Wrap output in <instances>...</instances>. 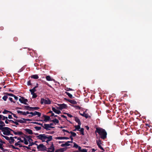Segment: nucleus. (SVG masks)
I'll use <instances>...</instances> for the list:
<instances>
[{"label": "nucleus", "mask_w": 152, "mask_h": 152, "mask_svg": "<svg viewBox=\"0 0 152 152\" xmlns=\"http://www.w3.org/2000/svg\"><path fill=\"white\" fill-rule=\"evenodd\" d=\"M95 132H97L100 136V138L104 140L107 138V133L105 129L99 128H96Z\"/></svg>", "instance_id": "obj_1"}, {"label": "nucleus", "mask_w": 152, "mask_h": 152, "mask_svg": "<svg viewBox=\"0 0 152 152\" xmlns=\"http://www.w3.org/2000/svg\"><path fill=\"white\" fill-rule=\"evenodd\" d=\"M77 110H80V111H77V112L79 113V114L82 116L85 117L86 118H91V116L89 115L88 114H85L84 112H83V108L80 107L79 105H77Z\"/></svg>", "instance_id": "obj_2"}, {"label": "nucleus", "mask_w": 152, "mask_h": 152, "mask_svg": "<svg viewBox=\"0 0 152 152\" xmlns=\"http://www.w3.org/2000/svg\"><path fill=\"white\" fill-rule=\"evenodd\" d=\"M37 137L39 140H41L42 142H43L45 141V140L47 139V135L44 134H39L37 136Z\"/></svg>", "instance_id": "obj_3"}, {"label": "nucleus", "mask_w": 152, "mask_h": 152, "mask_svg": "<svg viewBox=\"0 0 152 152\" xmlns=\"http://www.w3.org/2000/svg\"><path fill=\"white\" fill-rule=\"evenodd\" d=\"M37 148L39 151H46L47 149L46 147L42 144H40L39 145H38Z\"/></svg>", "instance_id": "obj_4"}, {"label": "nucleus", "mask_w": 152, "mask_h": 152, "mask_svg": "<svg viewBox=\"0 0 152 152\" xmlns=\"http://www.w3.org/2000/svg\"><path fill=\"white\" fill-rule=\"evenodd\" d=\"M40 103L41 104H43V103L45 104H50L51 103V101L49 99L46 100L44 98H42L41 99Z\"/></svg>", "instance_id": "obj_5"}, {"label": "nucleus", "mask_w": 152, "mask_h": 152, "mask_svg": "<svg viewBox=\"0 0 152 152\" xmlns=\"http://www.w3.org/2000/svg\"><path fill=\"white\" fill-rule=\"evenodd\" d=\"M9 127H4L3 132L4 134L6 135H10V132L9 130Z\"/></svg>", "instance_id": "obj_6"}, {"label": "nucleus", "mask_w": 152, "mask_h": 152, "mask_svg": "<svg viewBox=\"0 0 152 152\" xmlns=\"http://www.w3.org/2000/svg\"><path fill=\"white\" fill-rule=\"evenodd\" d=\"M58 107H57L58 109H59L60 110H62L63 109L66 108L67 107V106L66 104H58Z\"/></svg>", "instance_id": "obj_7"}, {"label": "nucleus", "mask_w": 152, "mask_h": 152, "mask_svg": "<svg viewBox=\"0 0 152 152\" xmlns=\"http://www.w3.org/2000/svg\"><path fill=\"white\" fill-rule=\"evenodd\" d=\"M96 142L97 145L98 146L99 148L101 149L102 150L104 151V149L103 147H102L100 145L101 144H102L101 142V140L100 139H99L98 140H96Z\"/></svg>", "instance_id": "obj_8"}, {"label": "nucleus", "mask_w": 152, "mask_h": 152, "mask_svg": "<svg viewBox=\"0 0 152 152\" xmlns=\"http://www.w3.org/2000/svg\"><path fill=\"white\" fill-rule=\"evenodd\" d=\"M78 148V150L77 152H87V150L86 149H81V147L77 144V148Z\"/></svg>", "instance_id": "obj_9"}, {"label": "nucleus", "mask_w": 152, "mask_h": 152, "mask_svg": "<svg viewBox=\"0 0 152 152\" xmlns=\"http://www.w3.org/2000/svg\"><path fill=\"white\" fill-rule=\"evenodd\" d=\"M45 129H46L47 130H50L49 128H54V127L50 126L49 124H45L43 125V127Z\"/></svg>", "instance_id": "obj_10"}, {"label": "nucleus", "mask_w": 152, "mask_h": 152, "mask_svg": "<svg viewBox=\"0 0 152 152\" xmlns=\"http://www.w3.org/2000/svg\"><path fill=\"white\" fill-rule=\"evenodd\" d=\"M77 123H78V125L77 126V130H79L80 129V126L81 125V123L80 120L77 117Z\"/></svg>", "instance_id": "obj_11"}, {"label": "nucleus", "mask_w": 152, "mask_h": 152, "mask_svg": "<svg viewBox=\"0 0 152 152\" xmlns=\"http://www.w3.org/2000/svg\"><path fill=\"white\" fill-rule=\"evenodd\" d=\"M24 136L28 139V141L29 142V143H30V142L33 141V140L31 138L32 137L30 135L28 136L25 134H24Z\"/></svg>", "instance_id": "obj_12"}, {"label": "nucleus", "mask_w": 152, "mask_h": 152, "mask_svg": "<svg viewBox=\"0 0 152 152\" xmlns=\"http://www.w3.org/2000/svg\"><path fill=\"white\" fill-rule=\"evenodd\" d=\"M72 141H68L65 142L64 144H62L61 146V147H65V146H69L70 145V144H69V143H72Z\"/></svg>", "instance_id": "obj_13"}, {"label": "nucleus", "mask_w": 152, "mask_h": 152, "mask_svg": "<svg viewBox=\"0 0 152 152\" xmlns=\"http://www.w3.org/2000/svg\"><path fill=\"white\" fill-rule=\"evenodd\" d=\"M43 117L45 118L44 121L45 122H47L50 120V118L49 116L43 115Z\"/></svg>", "instance_id": "obj_14"}, {"label": "nucleus", "mask_w": 152, "mask_h": 152, "mask_svg": "<svg viewBox=\"0 0 152 152\" xmlns=\"http://www.w3.org/2000/svg\"><path fill=\"white\" fill-rule=\"evenodd\" d=\"M25 131L29 134H33L32 131L29 129L26 128L24 129Z\"/></svg>", "instance_id": "obj_15"}, {"label": "nucleus", "mask_w": 152, "mask_h": 152, "mask_svg": "<svg viewBox=\"0 0 152 152\" xmlns=\"http://www.w3.org/2000/svg\"><path fill=\"white\" fill-rule=\"evenodd\" d=\"M52 110L54 113L58 114H59L61 113L60 111L56 110L54 107H52Z\"/></svg>", "instance_id": "obj_16"}, {"label": "nucleus", "mask_w": 152, "mask_h": 152, "mask_svg": "<svg viewBox=\"0 0 152 152\" xmlns=\"http://www.w3.org/2000/svg\"><path fill=\"white\" fill-rule=\"evenodd\" d=\"M77 131H78L80 132V134L82 135H84V129L83 128H80V129L79 130H77Z\"/></svg>", "instance_id": "obj_17"}, {"label": "nucleus", "mask_w": 152, "mask_h": 152, "mask_svg": "<svg viewBox=\"0 0 152 152\" xmlns=\"http://www.w3.org/2000/svg\"><path fill=\"white\" fill-rule=\"evenodd\" d=\"M56 139L58 140H63L66 139L67 140L69 139V138L68 137H58L56 138Z\"/></svg>", "instance_id": "obj_18"}, {"label": "nucleus", "mask_w": 152, "mask_h": 152, "mask_svg": "<svg viewBox=\"0 0 152 152\" xmlns=\"http://www.w3.org/2000/svg\"><path fill=\"white\" fill-rule=\"evenodd\" d=\"M15 121H16L19 123H26L25 121L24 120H17L15 119H14Z\"/></svg>", "instance_id": "obj_19"}, {"label": "nucleus", "mask_w": 152, "mask_h": 152, "mask_svg": "<svg viewBox=\"0 0 152 152\" xmlns=\"http://www.w3.org/2000/svg\"><path fill=\"white\" fill-rule=\"evenodd\" d=\"M14 133L15 134V135H24V134L22 132H14Z\"/></svg>", "instance_id": "obj_20"}, {"label": "nucleus", "mask_w": 152, "mask_h": 152, "mask_svg": "<svg viewBox=\"0 0 152 152\" xmlns=\"http://www.w3.org/2000/svg\"><path fill=\"white\" fill-rule=\"evenodd\" d=\"M15 140L13 139L12 137H10V140L9 141V142L10 144H12L14 143Z\"/></svg>", "instance_id": "obj_21"}, {"label": "nucleus", "mask_w": 152, "mask_h": 152, "mask_svg": "<svg viewBox=\"0 0 152 152\" xmlns=\"http://www.w3.org/2000/svg\"><path fill=\"white\" fill-rule=\"evenodd\" d=\"M50 121L51 122H53L55 124H58L59 123L58 120L56 118H55L53 120H51Z\"/></svg>", "instance_id": "obj_22"}, {"label": "nucleus", "mask_w": 152, "mask_h": 152, "mask_svg": "<svg viewBox=\"0 0 152 152\" xmlns=\"http://www.w3.org/2000/svg\"><path fill=\"white\" fill-rule=\"evenodd\" d=\"M22 138H23L24 139L23 141L24 144L25 145H27L28 144V141L26 139V138L25 137H23V136H21Z\"/></svg>", "instance_id": "obj_23"}, {"label": "nucleus", "mask_w": 152, "mask_h": 152, "mask_svg": "<svg viewBox=\"0 0 152 152\" xmlns=\"http://www.w3.org/2000/svg\"><path fill=\"white\" fill-rule=\"evenodd\" d=\"M31 78H34V79H37L39 78V76H38V75H32L31 76Z\"/></svg>", "instance_id": "obj_24"}, {"label": "nucleus", "mask_w": 152, "mask_h": 152, "mask_svg": "<svg viewBox=\"0 0 152 152\" xmlns=\"http://www.w3.org/2000/svg\"><path fill=\"white\" fill-rule=\"evenodd\" d=\"M22 98L23 99V102H24V103H23L25 104H28L27 103H26V102H28L27 99H25L23 97H22Z\"/></svg>", "instance_id": "obj_25"}, {"label": "nucleus", "mask_w": 152, "mask_h": 152, "mask_svg": "<svg viewBox=\"0 0 152 152\" xmlns=\"http://www.w3.org/2000/svg\"><path fill=\"white\" fill-rule=\"evenodd\" d=\"M47 139L49 141H51L53 139L52 136L51 135H47Z\"/></svg>", "instance_id": "obj_26"}, {"label": "nucleus", "mask_w": 152, "mask_h": 152, "mask_svg": "<svg viewBox=\"0 0 152 152\" xmlns=\"http://www.w3.org/2000/svg\"><path fill=\"white\" fill-rule=\"evenodd\" d=\"M36 88L34 87L32 89H30L29 90V91H30L31 94H32L33 93H34L35 92H36L37 91Z\"/></svg>", "instance_id": "obj_27"}, {"label": "nucleus", "mask_w": 152, "mask_h": 152, "mask_svg": "<svg viewBox=\"0 0 152 152\" xmlns=\"http://www.w3.org/2000/svg\"><path fill=\"white\" fill-rule=\"evenodd\" d=\"M68 100L70 103L72 104H76V101L75 100L70 99H68Z\"/></svg>", "instance_id": "obj_28"}, {"label": "nucleus", "mask_w": 152, "mask_h": 152, "mask_svg": "<svg viewBox=\"0 0 152 152\" xmlns=\"http://www.w3.org/2000/svg\"><path fill=\"white\" fill-rule=\"evenodd\" d=\"M48 149L49 150H55L54 147V145L53 143H52L50 147L48 148Z\"/></svg>", "instance_id": "obj_29"}, {"label": "nucleus", "mask_w": 152, "mask_h": 152, "mask_svg": "<svg viewBox=\"0 0 152 152\" xmlns=\"http://www.w3.org/2000/svg\"><path fill=\"white\" fill-rule=\"evenodd\" d=\"M1 135L6 140L9 141L10 140V137H9L7 136L3 135L2 134H1Z\"/></svg>", "instance_id": "obj_30"}, {"label": "nucleus", "mask_w": 152, "mask_h": 152, "mask_svg": "<svg viewBox=\"0 0 152 152\" xmlns=\"http://www.w3.org/2000/svg\"><path fill=\"white\" fill-rule=\"evenodd\" d=\"M46 78L48 81H52V79H51L50 76H47L46 77Z\"/></svg>", "instance_id": "obj_31"}, {"label": "nucleus", "mask_w": 152, "mask_h": 152, "mask_svg": "<svg viewBox=\"0 0 152 152\" xmlns=\"http://www.w3.org/2000/svg\"><path fill=\"white\" fill-rule=\"evenodd\" d=\"M8 113H9L11 114L12 113V112L10 111L7 110H4V111L3 112V114H6Z\"/></svg>", "instance_id": "obj_32"}, {"label": "nucleus", "mask_w": 152, "mask_h": 152, "mask_svg": "<svg viewBox=\"0 0 152 152\" xmlns=\"http://www.w3.org/2000/svg\"><path fill=\"white\" fill-rule=\"evenodd\" d=\"M65 93L71 99L72 98V96L71 94L67 92H66Z\"/></svg>", "instance_id": "obj_33"}, {"label": "nucleus", "mask_w": 152, "mask_h": 152, "mask_svg": "<svg viewBox=\"0 0 152 152\" xmlns=\"http://www.w3.org/2000/svg\"><path fill=\"white\" fill-rule=\"evenodd\" d=\"M32 123H33V124H37L39 125H40L42 127H43V124H41V123H39L37 122H33Z\"/></svg>", "instance_id": "obj_34"}, {"label": "nucleus", "mask_w": 152, "mask_h": 152, "mask_svg": "<svg viewBox=\"0 0 152 152\" xmlns=\"http://www.w3.org/2000/svg\"><path fill=\"white\" fill-rule=\"evenodd\" d=\"M30 114L31 115H29L28 117H32L34 115H35V111L33 113L32 112H30Z\"/></svg>", "instance_id": "obj_35"}, {"label": "nucleus", "mask_w": 152, "mask_h": 152, "mask_svg": "<svg viewBox=\"0 0 152 152\" xmlns=\"http://www.w3.org/2000/svg\"><path fill=\"white\" fill-rule=\"evenodd\" d=\"M5 124L4 122L1 121V124H0V127L1 128L5 126Z\"/></svg>", "instance_id": "obj_36"}, {"label": "nucleus", "mask_w": 152, "mask_h": 152, "mask_svg": "<svg viewBox=\"0 0 152 152\" xmlns=\"http://www.w3.org/2000/svg\"><path fill=\"white\" fill-rule=\"evenodd\" d=\"M35 115H37L38 116V117H40L41 115V113L37 111H35Z\"/></svg>", "instance_id": "obj_37"}, {"label": "nucleus", "mask_w": 152, "mask_h": 152, "mask_svg": "<svg viewBox=\"0 0 152 152\" xmlns=\"http://www.w3.org/2000/svg\"><path fill=\"white\" fill-rule=\"evenodd\" d=\"M69 133H71V135L72 137H75L76 135V134L72 131H71Z\"/></svg>", "instance_id": "obj_38"}, {"label": "nucleus", "mask_w": 152, "mask_h": 152, "mask_svg": "<svg viewBox=\"0 0 152 152\" xmlns=\"http://www.w3.org/2000/svg\"><path fill=\"white\" fill-rule=\"evenodd\" d=\"M34 129H35L36 130L39 131L41 129V127L40 126H36L34 127Z\"/></svg>", "instance_id": "obj_39"}, {"label": "nucleus", "mask_w": 152, "mask_h": 152, "mask_svg": "<svg viewBox=\"0 0 152 152\" xmlns=\"http://www.w3.org/2000/svg\"><path fill=\"white\" fill-rule=\"evenodd\" d=\"M30 144H29L28 145V146H27L29 148H30V149H30V150H31V148L30 147V146H32V145H34V143L32 142L31 143L30 142V143H29Z\"/></svg>", "instance_id": "obj_40"}, {"label": "nucleus", "mask_w": 152, "mask_h": 152, "mask_svg": "<svg viewBox=\"0 0 152 152\" xmlns=\"http://www.w3.org/2000/svg\"><path fill=\"white\" fill-rule=\"evenodd\" d=\"M32 95V98H35L37 97V94L34 93H33L32 94H31Z\"/></svg>", "instance_id": "obj_41"}, {"label": "nucleus", "mask_w": 152, "mask_h": 152, "mask_svg": "<svg viewBox=\"0 0 152 152\" xmlns=\"http://www.w3.org/2000/svg\"><path fill=\"white\" fill-rule=\"evenodd\" d=\"M3 144L1 143H0V149L2 151H4L5 149L2 147Z\"/></svg>", "instance_id": "obj_42"}, {"label": "nucleus", "mask_w": 152, "mask_h": 152, "mask_svg": "<svg viewBox=\"0 0 152 152\" xmlns=\"http://www.w3.org/2000/svg\"><path fill=\"white\" fill-rule=\"evenodd\" d=\"M19 145V147H23L24 148H26L27 149H30V148H29L27 146L22 145H20H20Z\"/></svg>", "instance_id": "obj_43"}, {"label": "nucleus", "mask_w": 152, "mask_h": 152, "mask_svg": "<svg viewBox=\"0 0 152 152\" xmlns=\"http://www.w3.org/2000/svg\"><path fill=\"white\" fill-rule=\"evenodd\" d=\"M8 98V97L6 95H4L3 96L2 98V99L5 101L7 100V99Z\"/></svg>", "instance_id": "obj_44"}, {"label": "nucleus", "mask_w": 152, "mask_h": 152, "mask_svg": "<svg viewBox=\"0 0 152 152\" xmlns=\"http://www.w3.org/2000/svg\"><path fill=\"white\" fill-rule=\"evenodd\" d=\"M24 109L27 110H30L29 109L30 108V106H24Z\"/></svg>", "instance_id": "obj_45"}, {"label": "nucleus", "mask_w": 152, "mask_h": 152, "mask_svg": "<svg viewBox=\"0 0 152 152\" xmlns=\"http://www.w3.org/2000/svg\"><path fill=\"white\" fill-rule=\"evenodd\" d=\"M66 149L64 148H61L60 149H58V150L60 151L61 152H63Z\"/></svg>", "instance_id": "obj_46"}, {"label": "nucleus", "mask_w": 152, "mask_h": 152, "mask_svg": "<svg viewBox=\"0 0 152 152\" xmlns=\"http://www.w3.org/2000/svg\"><path fill=\"white\" fill-rule=\"evenodd\" d=\"M6 94L7 95H8V96H12V97H13L15 96V95L12 94H9V93H7Z\"/></svg>", "instance_id": "obj_47"}, {"label": "nucleus", "mask_w": 152, "mask_h": 152, "mask_svg": "<svg viewBox=\"0 0 152 152\" xmlns=\"http://www.w3.org/2000/svg\"><path fill=\"white\" fill-rule=\"evenodd\" d=\"M48 113H51V115L50 116V117H52L54 115V113L53 112L51 111H50Z\"/></svg>", "instance_id": "obj_48"}, {"label": "nucleus", "mask_w": 152, "mask_h": 152, "mask_svg": "<svg viewBox=\"0 0 152 152\" xmlns=\"http://www.w3.org/2000/svg\"><path fill=\"white\" fill-rule=\"evenodd\" d=\"M27 84L28 86H31L32 85L30 80H29L28 81Z\"/></svg>", "instance_id": "obj_49"}, {"label": "nucleus", "mask_w": 152, "mask_h": 152, "mask_svg": "<svg viewBox=\"0 0 152 152\" xmlns=\"http://www.w3.org/2000/svg\"><path fill=\"white\" fill-rule=\"evenodd\" d=\"M20 142V141H18L17 142L15 143V146H17L20 145V144L19 143Z\"/></svg>", "instance_id": "obj_50"}, {"label": "nucleus", "mask_w": 152, "mask_h": 152, "mask_svg": "<svg viewBox=\"0 0 152 152\" xmlns=\"http://www.w3.org/2000/svg\"><path fill=\"white\" fill-rule=\"evenodd\" d=\"M39 108L38 107H33V110H38Z\"/></svg>", "instance_id": "obj_51"}, {"label": "nucleus", "mask_w": 152, "mask_h": 152, "mask_svg": "<svg viewBox=\"0 0 152 152\" xmlns=\"http://www.w3.org/2000/svg\"><path fill=\"white\" fill-rule=\"evenodd\" d=\"M9 100L11 102H13V103H15V102H14V101H13V100H12V98L11 97H9Z\"/></svg>", "instance_id": "obj_52"}, {"label": "nucleus", "mask_w": 152, "mask_h": 152, "mask_svg": "<svg viewBox=\"0 0 152 152\" xmlns=\"http://www.w3.org/2000/svg\"><path fill=\"white\" fill-rule=\"evenodd\" d=\"M18 140H20L19 141H20V142H23L24 141L23 140H22L19 137L18 138Z\"/></svg>", "instance_id": "obj_53"}, {"label": "nucleus", "mask_w": 152, "mask_h": 152, "mask_svg": "<svg viewBox=\"0 0 152 152\" xmlns=\"http://www.w3.org/2000/svg\"><path fill=\"white\" fill-rule=\"evenodd\" d=\"M25 121L26 123V121H31V120L29 119H25V118H22Z\"/></svg>", "instance_id": "obj_54"}, {"label": "nucleus", "mask_w": 152, "mask_h": 152, "mask_svg": "<svg viewBox=\"0 0 152 152\" xmlns=\"http://www.w3.org/2000/svg\"><path fill=\"white\" fill-rule=\"evenodd\" d=\"M5 120V116H3L2 115H1V120Z\"/></svg>", "instance_id": "obj_55"}, {"label": "nucleus", "mask_w": 152, "mask_h": 152, "mask_svg": "<svg viewBox=\"0 0 152 152\" xmlns=\"http://www.w3.org/2000/svg\"><path fill=\"white\" fill-rule=\"evenodd\" d=\"M11 114L13 115V116L16 118H17L18 117L14 113H12Z\"/></svg>", "instance_id": "obj_56"}, {"label": "nucleus", "mask_w": 152, "mask_h": 152, "mask_svg": "<svg viewBox=\"0 0 152 152\" xmlns=\"http://www.w3.org/2000/svg\"><path fill=\"white\" fill-rule=\"evenodd\" d=\"M19 100L20 102L21 103H24V102H23V99L22 98V97L21 98H20L19 99Z\"/></svg>", "instance_id": "obj_57"}, {"label": "nucleus", "mask_w": 152, "mask_h": 152, "mask_svg": "<svg viewBox=\"0 0 152 152\" xmlns=\"http://www.w3.org/2000/svg\"><path fill=\"white\" fill-rule=\"evenodd\" d=\"M77 105H79L80 106L81 105V104H80V102L77 101Z\"/></svg>", "instance_id": "obj_58"}, {"label": "nucleus", "mask_w": 152, "mask_h": 152, "mask_svg": "<svg viewBox=\"0 0 152 152\" xmlns=\"http://www.w3.org/2000/svg\"><path fill=\"white\" fill-rule=\"evenodd\" d=\"M23 112V111H20V110H17V112L18 113H20L21 115H22V114Z\"/></svg>", "instance_id": "obj_59"}, {"label": "nucleus", "mask_w": 152, "mask_h": 152, "mask_svg": "<svg viewBox=\"0 0 152 152\" xmlns=\"http://www.w3.org/2000/svg\"><path fill=\"white\" fill-rule=\"evenodd\" d=\"M18 122L16 121H14V122L13 123L15 124L16 125H18L19 124H18Z\"/></svg>", "instance_id": "obj_60"}, {"label": "nucleus", "mask_w": 152, "mask_h": 152, "mask_svg": "<svg viewBox=\"0 0 152 152\" xmlns=\"http://www.w3.org/2000/svg\"><path fill=\"white\" fill-rule=\"evenodd\" d=\"M8 118L9 119H12V117L11 115H8Z\"/></svg>", "instance_id": "obj_61"}, {"label": "nucleus", "mask_w": 152, "mask_h": 152, "mask_svg": "<svg viewBox=\"0 0 152 152\" xmlns=\"http://www.w3.org/2000/svg\"><path fill=\"white\" fill-rule=\"evenodd\" d=\"M61 117H63L64 118H65L66 119V120H67V119H66L67 117L66 116H65L64 115H61Z\"/></svg>", "instance_id": "obj_62"}, {"label": "nucleus", "mask_w": 152, "mask_h": 152, "mask_svg": "<svg viewBox=\"0 0 152 152\" xmlns=\"http://www.w3.org/2000/svg\"><path fill=\"white\" fill-rule=\"evenodd\" d=\"M62 131L64 132H67V133H69V132L67 130H66L65 129H63Z\"/></svg>", "instance_id": "obj_63"}, {"label": "nucleus", "mask_w": 152, "mask_h": 152, "mask_svg": "<svg viewBox=\"0 0 152 152\" xmlns=\"http://www.w3.org/2000/svg\"><path fill=\"white\" fill-rule=\"evenodd\" d=\"M67 116L71 118L72 117V116L70 114H69V113L67 114Z\"/></svg>", "instance_id": "obj_64"}]
</instances>
